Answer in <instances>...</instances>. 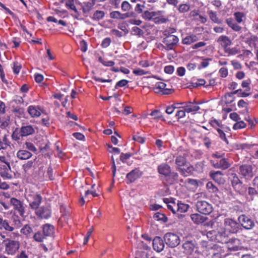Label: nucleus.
<instances>
[{
    "label": "nucleus",
    "mask_w": 258,
    "mask_h": 258,
    "mask_svg": "<svg viewBox=\"0 0 258 258\" xmlns=\"http://www.w3.org/2000/svg\"><path fill=\"white\" fill-rule=\"evenodd\" d=\"M2 153L0 154V176L4 179H11L13 177L10 166L11 155L8 152Z\"/></svg>",
    "instance_id": "f257e3e1"
},
{
    "label": "nucleus",
    "mask_w": 258,
    "mask_h": 258,
    "mask_svg": "<svg viewBox=\"0 0 258 258\" xmlns=\"http://www.w3.org/2000/svg\"><path fill=\"white\" fill-rule=\"evenodd\" d=\"M159 174L165 178L167 183L172 184L177 182L178 174L176 172H171L170 166L166 163H162L157 167Z\"/></svg>",
    "instance_id": "f03ea898"
},
{
    "label": "nucleus",
    "mask_w": 258,
    "mask_h": 258,
    "mask_svg": "<svg viewBox=\"0 0 258 258\" xmlns=\"http://www.w3.org/2000/svg\"><path fill=\"white\" fill-rule=\"evenodd\" d=\"M163 11H145L142 15V18L145 20L153 21L156 24L165 23L168 19L163 16Z\"/></svg>",
    "instance_id": "7ed1b4c3"
},
{
    "label": "nucleus",
    "mask_w": 258,
    "mask_h": 258,
    "mask_svg": "<svg viewBox=\"0 0 258 258\" xmlns=\"http://www.w3.org/2000/svg\"><path fill=\"white\" fill-rule=\"evenodd\" d=\"M11 221L10 222L7 219H3L0 230L4 229L7 232H11L19 228L22 225L19 217L15 213L12 216Z\"/></svg>",
    "instance_id": "20e7f679"
},
{
    "label": "nucleus",
    "mask_w": 258,
    "mask_h": 258,
    "mask_svg": "<svg viewBox=\"0 0 258 258\" xmlns=\"http://www.w3.org/2000/svg\"><path fill=\"white\" fill-rule=\"evenodd\" d=\"M176 165V169L183 176H187L191 173L193 171V167L187 165V161L185 158L182 156L176 157L175 160Z\"/></svg>",
    "instance_id": "39448f33"
},
{
    "label": "nucleus",
    "mask_w": 258,
    "mask_h": 258,
    "mask_svg": "<svg viewBox=\"0 0 258 258\" xmlns=\"http://www.w3.org/2000/svg\"><path fill=\"white\" fill-rule=\"evenodd\" d=\"M251 80L250 79H247L243 80L241 83V86L243 88H244V90L243 91L242 89H239L235 90L232 93H228L226 94L225 96L232 97L233 95H237L240 97H246L250 95V87Z\"/></svg>",
    "instance_id": "423d86ee"
},
{
    "label": "nucleus",
    "mask_w": 258,
    "mask_h": 258,
    "mask_svg": "<svg viewBox=\"0 0 258 258\" xmlns=\"http://www.w3.org/2000/svg\"><path fill=\"white\" fill-rule=\"evenodd\" d=\"M41 116V123L46 126L50 125V118L47 112L40 106H33V117Z\"/></svg>",
    "instance_id": "0eeeda50"
},
{
    "label": "nucleus",
    "mask_w": 258,
    "mask_h": 258,
    "mask_svg": "<svg viewBox=\"0 0 258 258\" xmlns=\"http://www.w3.org/2000/svg\"><path fill=\"white\" fill-rule=\"evenodd\" d=\"M3 243L5 246V251L9 255L15 254L20 247L19 241L8 238L5 240Z\"/></svg>",
    "instance_id": "6e6552de"
},
{
    "label": "nucleus",
    "mask_w": 258,
    "mask_h": 258,
    "mask_svg": "<svg viewBox=\"0 0 258 258\" xmlns=\"http://www.w3.org/2000/svg\"><path fill=\"white\" fill-rule=\"evenodd\" d=\"M183 249V253L186 255H192L197 254L198 255L201 254V251L199 250L198 247L195 241H186L184 242L182 245Z\"/></svg>",
    "instance_id": "1a4fd4ad"
},
{
    "label": "nucleus",
    "mask_w": 258,
    "mask_h": 258,
    "mask_svg": "<svg viewBox=\"0 0 258 258\" xmlns=\"http://www.w3.org/2000/svg\"><path fill=\"white\" fill-rule=\"evenodd\" d=\"M164 240L169 247H175L179 245L180 242L179 237L173 233H167L164 236Z\"/></svg>",
    "instance_id": "9d476101"
},
{
    "label": "nucleus",
    "mask_w": 258,
    "mask_h": 258,
    "mask_svg": "<svg viewBox=\"0 0 258 258\" xmlns=\"http://www.w3.org/2000/svg\"><path fill=\"white\" fill-rule=\"evenodd\" d=\"M10 202L11 205L13 207L14 211L20 216L23 217L25 213L26 207L23 202L15 198H11Z\"/></svg>",
    "instance_id": "9b49d317"
},
{
    "label": "nucleus",
    "mask_w": 258,
    "mask_h": 258,
    "mask_svg": "<svg viewBox=\"0 0 258 258\" xmlns=\"http://www.w3.org/2000/svg\"><path fill=\"white\" fill-rule=\"evenodd\" d=\"M179 41V39L176 36H170L164 37L163 39V43L165 45L164 48L165 50L169 51L174 49Z\"/></svg>",
    "instance_id": "f8f14e48"
},
{
    "label": "nucleus",
    "mask_w": 258,
    "mask_h": 258,
    "mask_svg": "<svg viewBox=\"0 0 258 258\" xmlns=\"http://www.w3.org/2000/svg\"><path fill=\"white\" fill-rule=\"evenodd\" d=\"M196 207L200 213L205 215L210 214L213 210L212 205L205 201H198Z\"/></svg>",
    "instance_id": "ddd939ff"
},
{
    "label": "nucleus",
    "mask_w": 258,
    "mask_h": 258,
    "mask_svg": "<svg viewBox=\"0 0 258 258\" xmlns=\"http://www.w3.org/2000/svg\"><path fill=\"white\" fill-rule=\"evenodd\" d=\"M239 174L247 180H250L253 177L254 173L251 165L244 164L239 167Z\"/></svg>",
    "instance_id": "4468645a"
},
{
    "label": "nucleus",
    "mask_w": 258,
    "mask_h": 258,
    "mask_svg": "<svg viewBox=\"0 0 258 258\" xmlns=\"http://www.w3.org/2000/svg\"><path fill=\"white\" fill-rule=\"evenodd\" d=\"M238 221L241 225L246 229H251L255 226L254 221L248 216L244 214L239 217Z\"/></svg>",
    "instance_id": "2eb2a0df"
},
{
    "label": "nucleus",
    "mask_w": 258,
    "mask_h": 258,
    "mask_svg": "<svg viewBox=\"0 0 258 258\" xmlns=\"http://www.w3.org/2000/svg\"><path fill=\"white\" fill-rule=\"evenodd\" d=\"M210 162L212 165L215 168L226 169L230 166V164L225 157H223L217 160L211 159Z\"/></svg>",
    "instance_id": "dca6fc26"
},
{
    "label": "nucleus",
    "mask_w": 258,
    "mask_h": 258,
    "mask_svg": "<svg viewBox=\"0 0 258 258\" xmlns=\"http://www.w3.org/2000/svg\"><path fill=\"white\" fill-rule=\"evenodd\" d=\"M225 230L229 234L235 233L238 229V224L231 219H226L224 222Z\"/></svg>",
    "instance_id": "f3484780"
},
{
    "label": "nucleus",
    "mask_w": 258,
    "mask_h": 258,
    "mask_svg": "<svg viewBox=\"0 0 258 258\" xmlns=\"http://www.w3.org/2000/svg\"><path fill=\"white\" fill-rule=\"evenodd\" d=\"M181 104L183 105V106H181L180 108L185 109L187 113L196 112L200 109L198 103H197L196 101L183 102H181Z\"/></svg>",
    "instance_id": "a211bd4d"
},
{
    "label": "nucleus",
    "mask_w": 258,
    "mask_h": 258,
    "mask_svg": "<svg viewBox=\"0 0 258 258\" xmlns=\"http://www.w3.org/2000/svg\"><path fill=\"white\" fill-rule=\"evenodd\" d=\"M166 84L162 82H158L156 83L153 90L157 94H169L171 93L172 90L166 89Z\"/></svg>",
    "instance_id": "6ab92c4d"
},
{
    "label": "nucleus",
    "mask_w": 258,
    "mask_h": 258,
    "mask_svg": "<svg viewBox=\"0 0 258 258\" xmlns=\"http://www.w3.org/2000/svg\"><path fill=\"white\" fill-rule=\"evenodd\" d=\"M229 233L225 230L216 232V234H215V240L222 243H227L229 241Z\"/></svg>",
    "instance_id": "aec40b11"
},
{
    "label": "nucleus",
    "mask_w": 258,
    "mask_h": 258,
    "mask_svg": "<svg viewBox=\"0 0 258 258\" xmlns=\"http://www.w3.org/2000/svg\"><path fill=\"white\" fill-rule=\"evenodd\" d=\"M35 214L41 219H47L50 217L51 212L47 208L40 207L36 210Z\"/></svg>",
    "instance_id": "412c9836"
},
{
    "label": "nucleus",
    "mask_w": 258,
    "mask_h": 258,
    "mask_svg": "<svg viewBox=\"0 0 258 258\" xmlns=\"http://www.w3.org/2000/svg\"><path fill=\"white\" fill-rule=\"evenodd\" d=\"M153 247L157 252H161L164 248V243L162 239L158 236L155 237L153 240Z\"/></svg>",
    "instance_id": "4be33fe9"
},
{
    "label": "nucleus",
    "mask_w": 258,
    "mask_h": 258,
    "mask_svg": "<svg viewBox=\"0 0 258 258\" xmlns=\"http://www.w3.org/2000/svg\"><path fill=\"white\" fill-rule=\"evenodd\" d=\"M141 176V172L139 169L136 168L127 174L126 178L131 182L135 181Z\"/></svg>",
    "instance_id": "5701e85b"
},
{
    "label": "nucleus",
    "mask_w": 258,
    "mask_h": 258,
    "mask_svg": "<svg viewBox=\"0 0 258 258\" xmlns=\"http://www.w3.org/2000/svg\"><path fill=\"white\" fill-rule=\"evenodd\" d=\"M211 178L218 184H223L225 180L221 171H216L210 173Z\"/></svg>",
    "instance_id": "b1692460"
},
{
    "label": "nucleus",
    "mask_w": 258,
    "mask_h": 258,
    "mask_svg": "<svg viewBox=\"0 0 258 258\" xmlns=\"http://www.w3.org/2000/svg\"><path fill=\"white\" fill-rule=\"evenodd\" d=\"M226 22L228 26L233 30L238 32L241 30V27L232 18H229L226 20Z\"/></svg>",
    "instance_id": "393cba45"
},
{
    "label": "nucleus",
    "mask_w": 258,
    "mask_h": 258,
    "mask_svg": "<svg viewBox=\"0 0 258 258\" xmlns=\"http://www.w3.org/2000/svg\"><path fill=\"white\" fill-rule=\"evenodd\" d=\"M257 195L258 192L254 188L249 187H247V192L244 196L248 201H251Z\"/></svg>",
    "instance_id": "a878e982"
},
{
    "label": "nucleus",
    "mask_w": 258,
    "mask_h": 258,
    "mask_svg": "<svg viewBox=\"0 0 258 258\" xmlns=\"http://www.w3.org/2000/svg\"><path fill=\"white\" fill-rule=\"evenodd\" d=\"M233 19L238 24H241L244 22L246 14L242 12H236L233 14Z\"/></svg>",
    "instance_id": "bb28decb"
},
{
    "label": "nucleus",
    "mask_w": 258,
    "mask_h": 258,
    "mask_svg": "<svg viewBox=\"0 0 258 258\" xmlns=\"http://www.w3.org/2000/svg\"><path fill=\"white\" fill-rule=\"evenodd\" d=\"M11 138L13 141L19 143L23 138L20 128L16 127L14 129L12 134Z\"/></svg>",
    "instance_id": "cd10ccee"
},
{
    "label": "nucleus",
    "mask_w": 258,
    "mask_h": 258,
    "mask_svg": "<svg viewBox=\"0 0 258 258\" xmlns=\"http://www.w3.org/2000/svg\"><path fill=\"white\" fill-rule=\"evenodd\" d=\"M32 154L25 150H20L17 153V157L20 160H27L29 159Z\"/></svg>",
    "instance_id": "c85d7f7f"
},
{
    "label": "nucleus",
    "mask_w": 258,
    "mask_h": 258,
    "mask_svg": "<svg viewBox=\"0 0 258 258\" xmlns=\"http://www.w3.org/2000/svg\"><path fill=\"white\" fill-rule=\"evenodd\" d=\"M198 40V37L197 35L192 34L184 37L182 40V43L185 45H190Z\"/></svg>",
    "instance_id": "c756f323"
},
{
    "label": "nucleus",
    "mask_w": 258,
    "mask_h": 258,
    "mask_svg": "<svg viewBox=\"0 0 258 258\" xmlns=\"http://www.w3.org/2000/svg\"><path fill=\"white\" fill-rule=\"evenodd\" d=\"M25 177L29 176L32 173V161H29L23 165Z\"/></svg>",
    "instance_id": "7c9ffc66"
},
{
    "label": "nucleus",
    "mask_w": 258,
    "mask_h": 258,
    "mask_svg": "<svg viewBox=\"0 0 258 258\" xmlns=\"http://www.w3.org/2000/svg\"><path fill=\"white\" fill-rule=\"evenodd\" d=\"M218 42L225 48L231 44V41L229 37L225 35L220 36L218 39Z\"/></svg>",
    "instance_id": "2f4dec72"
},
{
    "label": "nucleus",
    "mask_w": 258,
    "mask_h": 258,
    "mask_svg": "<svg viewBox=\"0 0 258 258\" xmlns=\"http://www.w3.org/2000/svg\"><path fill=\"white\" fill-rule=\"evenodd\" d=\"M247 185L243 184L242 182L239 185H236L234 188L236 192H238L239 195L244 196L247 192Z\"/></svg>",
    "instance_id": "473e14b6"
},
{
    "label": "nucleus",
    "mask_w": 258,
    "mask_h": 258,
    "mask_svg": "<svg viewBox=\"0 0 258 258\" xmlns=\"http://www.w3.org/2000/svg\"><path fill=\"white\" fill-rule=\"evenodd\" d=\"M247 43L251 47H254L256 50L258 49V37L252 35L247 40Z\"/></svg>",
    "instance_id": "72a5a7b5"
},
{
    "label": "nucleus",
    "mask_w": 258,
    "mask_h": 258,
    "mask_svg": "<svg viewBox=\"0 0 258 258\" xmlns=\"http://www.w3.org/2000/svg\"><path fill=\"white\" fill-rule=\"evenodd\" d=\"M20 129L23 138L32 134V126L30 125L22 126Z\"/></svg>",
    "instance_id": "f704fd0d"
},
{
    "label": "nucleus",
    "mask_w": 258,
    "mask_h": 258,
    "mask_svg": "<svg viewBox=\"0 0 258 258\" xmlns=\"http://www.w3.org/2000/svg\"><path fill=\"white\" fill-rule=\"evenodd\" d=\"M66 7L75 13L76 16H79V13L74 4V0H69L65 3Z\"/></svg>",
    "instance_id": "c9c22d12"
},
{
    "label": "nucleus",
    "mask_w": 258,
    "mask_h": 258,
    "mask_svg": "<svg viewBox=\"0 0 258 258\" xmlns=\"http://www.w3.org/2000/svg\"><path fill=\"white\" fill-rule=\"evenodd\" d=\"M10 123L9 116H3L0 117V128L2 130L6 129Z\"/></svg>",
    "instance_id": "e433bc0d"
},
{
    "label": "nucleus",
    "mask_w": 258,
    "mask_h": 258,
    "mask_svg": "<svg viewBox=\"0 0 258 258\" xmlns=\"http://www.w3.org/2000/svg\"><path fill=\"white\" fill-rule=\"evenodd\" d=\"M105 16V12L103 11L97 10L96 11L91 19L96 21H98L102 20Z\"/></svg>",
    "instance_id": "4c0bfd02"
},
{
    "label": "nucleus",
    "mask_w": 258,
    "mask_h": 258,
    "mask_svg": "<svg viewBox=\"0 0 258 258\" xmlns=\"http://www.w3.org/2000/svg\"><path fill=\"white\" fill-rule=\"evenodd\" d=\"M189 207L188 205L178 201L177 203V212L185 213L188 210Z\"/></svg>",
    "instance_id": "58836bf2"
},
{
    "label": "nucleus",
    "mask_w": 258,
    "mask_h": 258,
    "mask_svg": "<svg viewBox=\"0 0 258 258\" xmlns=\"http://www.w3.org/2000/svg\"><path fill=\"white\" fill-rule=\"evenodd\" d=\"M168 199H164V202L167 203V207L168 210L171 211L173 213L177 212V203L175 202H168Z\"/></svg>",
    "instance_id": "ea45409f"
},
{
    "label": "nucleus",
    "mask_w": 258,
    "mask_h": 258,
    "mask_svg": "<svg viewBox=\"0 0 258 258\" xmlns=\"http://www.w3.org/2000/svg\"><path fill=\"white\" fill-rule=\"evenodd\" d=\"M95 3L91 1L84 2L82 6V10L84 13H87L89 12L93 8Z\"/></svg>",
    "instance_id": "a19ab883"
},
{
    "label": "nucleus",
    "mask_w": 258,
    "mask_h": 258,
    "mask_svg": "<svg viewBox=\"0 0 258 258\" xmlns=\"http://www.w3.org/2000/svg\"><path fill=\"white\" fill-rule=\"evenodd\" d=\"M53 227L49 224H45L43 227L44 236H50L53 233Z\"/></svg>",
    "instance_id": "79ce46f5"
},
{
    "label": "nucleus",
    "mask_w": 258,
    "mask_h": 258,
    "mask_svg": "<svg viewBox=\"0 0 258 258\" xmlns=\"http://www.w3.org/2000/svg\"><path fill=\"white\" fill-rule=\"evenodd\" d=\"M190 218L192 221L196 224L202 223L205 220L204 217L199 214H191Z\"/></svg>",
    "instance_id": "37998d69"
},
{
    "label": "nucleus",
    "mask_w": 258,
    "mask_h": 258,
    "mask_svg": "<svg viewBox=\"0 0 258 258\" xmlns=\"http://www.w3.org/2000/svg\"><path fill=\"white\" fill-rule=\"evenodd\" d=\"M21 232L27 237H31L32 232V228L30 225L27 224L21 229Z\"/></svg>",
    "instance_id": "c03bdc74"
},
{
    "label": "nucleus",
    "mask_w": 258,
    "mask_h": 258,
    "mask_svg": "<svg viewBox=\"0 0 258 258\" xmlns=\"http://www.w3.org/2000/svg\"><path fill=\"white\" fill-rule=\"evenodd\" d=\"M153 218L156 220L161 221L163 222H166L168 220L167 217L164 214L160 212L155 213Z\"/></svg>",
    "instance_id": "a18cd8bd"
},
{
    "label": "nucleus",
    "mask_w": 258,
    "mask_h": 258,
    "mask_svg": "<svg viewBox=\"0 0 258 258\" xmlns=\"http://www.w3.org/2000/svg\"><path fill=\"white\" fill-rule=\"evenodd\" d=\"M177 10L180 13H185L190 10V6L187 4H182L179 5Z\"/></svg>",
    "instance_id": "49530a36"
},
{
    "label": "nucleus",
    "mask_w": 258,
    "mask_h": 258,
    "mask_svg": "<svg viewBox=\"0 0 258 258\" xmlns=\"http://www.w3.org/2000/svg\"><path fill=\"white\" fill-rule=\"evenodd\" d=\"M206 187L210 192L215 193L218 191V188L214 185L212 182L209 181L206 184Z\"/></svg>",
    "instance_id": "de8ad7c7"
},
{
    "label": "nucleus",
    "mask_w": 258,
    "mask_h": 258,
    "mask_svg": "<svg viewBox=\"0 0 258 258\" xmlns=\"http://www.w3.org/2000/svg\"><path fill=\"white\" fill-rule=\"evenodd\" d=\"M99 61L105 67H112L115 64V62L112 60H107L102 58L101 57L98 58Z\"/></svg>",
    "instance_id": "09e8293b"
},
{
    "label": "nucleus",
    "mask_w": 258,
    "mask_h": 258,
    "mask_svg": "<svg viewBox=\"0 0 258 258\" xmlns=\"http://www.w3.org/2000/svg\"><path fill=\"white\" fill-rule=\"evenodd\" d=\"M225 52L227 53L228 55H233L238 53L240 51L237 47H234L232 48H226L225 49Z\"/></svg>",
    "instance_id": "8fccbe9b"
},
{
    "label": "nucleus",
    "mask_w": 258,
    "mask_h": 258,
    "mask_svg": "<svg viewBox=\"0 0 258 258\" xmlns=\"http://www.w3.org/2000/svg\"><path fill=\"white\" fill-rule=\"evenodd\" d=\"M176 32L175 29L173 28H167L163 32V34L164 36V37H169L170 36H175L174 35H173L174 33Z\"/></svg>",
    "instance_id": "3c124183"
},
{
    "label": "nucleus",
    "mask_w": 258,
    "mask_h": 258,
    "mask_svg": "<svg viewBox=\"0 0 258 258\" xmlns=\"http://www.w3.org/2000/svg\"><path fill=\"white\" fill-rule=\"evenodd\" d=\"M206 81L203 79H197L194 80L192 84L194 87H198L203 86L205 84Z\"/></svg>",
    "instance_id": "603ef678"
},
{
    "label": "nucleus",
    "mask_w": 258,
    "mask_h": 258,
    "mask_svg": "<svg viewBox=\"0 0 258 258\" xmlns=\"http://www.w3.org/2000/svg\"><path fill=\"white\" fill-rule=\"evenodd\" d=\"M208 15L210 19L215 23H218L219 19L217 16L216 12H214L211 10L208 12Z\"/></svg>",
    "instance_id": "864d4df0"
},
{
    "label": "nucleus",
    "mask_w": 258,
    "mask_h": 258,
    "mask_svg": "<svg viewBox=\"0 0 258 258\" xmlns=\"http://www.w3.org/2000/svg\"><path fill=\"white\" fill-rule=\"evenodd\" d=\"M121 8V10L124 12L129 11L132 8V6L127 1H123L122 3Z\"/></svg>",
    "instance_id": "5fc2aeb1"
},
{
    "label": "nucleus",
    "mask_w": 258,
    "mask_h": 258,
    "mask_svg": "<svg viewBox=\"0 0 258 258\" xmlns=\"http://www.w3.org/2000/svg\"><path fill=\"white\" fill-rule=\"evenodd\" d=\"M246 126V124L242 121H238L235 123L233 126V128L235 130L244 128Z\"/></svg>",
    "instance_id": "6e6d98bb"
},
{
    "label": "nucleus",
    "mask_w": 258,
    "mask_h": 258,
    "mask_svg": "<svg viewBox=\"0 0 258 258\" xmlns=\"http://www.w3.org/2000/svg\"><path fill=\"white\" fill-rule=\"evenodd\" d=\"M133 73L136 76H142L148 74V72L145 71L143 69L140 68L134 69L133 71Z\"/></svg>",
    "instance_id": "4d7b16f0"
},
{
    "label": "nucleus",
    "mask_w": 258,
    "mask_h": 258,
    "mask_svg": "<svg viewBox=\"0 0 258 258\" xmlns=\"http://www.w3.org/2000/svg\"><path fill=\"white\" fill-rule=\"evenodd\" d=\"M21 69V65L17 61L14 62L13 70L15 74H18Z\"/></svg>",
    "instance_id": "13d9d810"
},
{
    "label": "nucleus",
    "mask_w": 258,
    "mask_h": 258,
    "mask_svg": "<svg viewBox=\"0 0 258 258\" xmlns=\"http://www.w3.org/2000/svg\"><path fill=\"white\" fill-rule=\"evenodd\" d=\"M33 208L35 206L37 207L40 204L42 197L40 195H37L33 198Z\"/></svg>",
    "instance_id": "bf43d9fd"
},
{
    "label": "nucleus",
    "mask_w": 258,
    "mask_h": 258,
    "mask_svg": "<svg viewBox=\"0 0 258 258\" xmlns=\"http://www.w3.org/2000/svg\"><path fill=\"white\" fill-rule=\"evenodd\" d=\"M34 77L35 82L37 83H41L44 79V76L42 74L37 73H35L34 74Z\"/></svg>",
    "instance_id": "052dcab7"
},
{
    "label": "nucleus",
    "mask_w": 258,
    "mask_h": 258,
    "mask_svg": "<svg viewBox=\"0 0 258 258\" xmlns=\"http://www.w3.org/2000/svg\"><path fill=\"white\" fill-rule=\"evenodd\" d=\"M128 83V81L126 80L122 79L118 82H117L115 86V88L117 89L119 87H123L125 86L127 83Z\"/></svg>",
    "instance_id": "680f3d73"
},
{
    "label": "nucleus",
    "mask_w": 258,
    "mask_h": 258,
    "mask_svg": "<svg viewBox=\"0 0 258 258\" xmlns=\"http://www.w3.org/2000/svg\"><path fill=\"white\" fill-rule=\"evenodd\" d=\"M121 13L119 11H113L110 13V17L112 19H121Z\"/></svg>",
    "instance_id": "e2e57ef3"
},
{
    "label": "nucleus",
    "mask_w": 258,
    "mask_h": 258,
    "mask_svg": "<svg viewBox=\"0 0 258 258\" xmlns=\"http://www.w3.org/2000/svg\"><path fill=\"white\" fill-rule=\"evenodd\" d=\"M23 102V99L21 97H17L10 102L11 106H14V104L20 105Z\"/></svg>",
    "instance_id": "0e129e2a"
},
{
    "label": "nucleus",
    "mask_w": 258,
    "mask_h": 258,
    "mask_svg": "<svg viewBox=\"0 0 258 258\" xmlns=\"http://www.w3.org/2000/svg\"><path fill=\"white\" fill-rule=\"evenodd\" d=\"M151 116H154V119H159L162 117V115L158 110H154L151 112V113L150 114Z\"/></svg>",
    "instance_id": "69168bd1"
},
{
    "label": "nucleus",
    "mask_w": 258,
    "mask_h": 258,
    "mask_svg": "<svg viewBox=\"0 0 258 258\" xmlns=\"http://www.w3.org/2000/svg\"><path fill=\"white\" fill-rule=\"evenodd\" d=\"M201 244L203 248H205L207 250L212 248V245L211 242L203 240L201 242Z\"/></svg>",
    "instance_id": "338daca9"
},
{
    "label": "nucleus",
    "mask_w": 258,
    "mask_h": 258,
    "mask_svg": "<svg viewBox=\"0 0 258 258\" xmlns=\"http://www.w3.org/2000/svg\"><path fill=\"white\" fill-rule=\"evenodd\" d=\"M219 73L220 74V76L221 77H222V78L226 77L228 74L227 68H225V67L221 68L219 71Z\"/></svg>",
    "instance_id": "774afa93"
}]
</instances>
